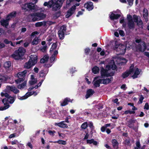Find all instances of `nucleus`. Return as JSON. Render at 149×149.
<instances>
[{
	"mask_svg": "<svg viewBox=\"0 0 149 149\" xmlns=\"http://www.w3.org/2000/svg\"><path fill=\"white\" fill-rule=\"evenodd\" d=\"M117 67L114 61L113 62L112 64L107 65L106 67V69H104L102 67L100 73L102 78L104 76L111 77L114 75L115 73V70Z\"/></svg>",
	"mask_w": 149,
	"mask_h": 149,
	"instance_id": "1",
	"label": "nucleus"
},
{
	"mask_svg": "<svg viewBox=\"0 0 149 149\" xmlns=\"http://www.w3.org/2000/svg\"><path fill=\"white\" fill-rule=\"evenodd\" d=\"M28 62L25 63L24 67L27 69H29L37 62V56L36 54L31 55Z\"/></svg>",
	"mask_w": 149,
	"mask_h": 149,
	"instance_id": "2",
	"label": "nucleus"
},
{
	"mask_svg": "<svg viewBox=\"0 0 149 149\" xmlns=\"http://www.w3.org/2000/svg\"><path fill=\"white\" fill-rule=\"evenodd\" d=\"M113 49L114 50L116 51V54L118 55H123L125 52L126 47L123 45H117L115 43Z\"/></svg>",
	"mask_w": 149,
	"mask_h": 149,
	"instance_id": "3",
	"label": "nucleus"
},
{
	"mask_svg": "<svg viewBox=\"0 0 149 149\" xmlns=\"http://www.w3.org/2000/svg\"><path fill=\"white\" fill-rule=\"evenodd\" d=\"M22 8L25 11L31 10L36 11L37 10L36 6L32 3H27L24 4L22 6Z\"/></svg>",
	"mask_w": 149,
	"mask_h": 149,
	"instance_id": "4",
	"label": "nucleus"
},
{
	"mask_svg": "<svg viewBox=\"0 0 149 149\" xmlns=\"http://www.w3.org/2000/svg\"><path fill=\"white\" fill-rule=\"evenodd\" d=\"M136 43H139L138 45L136 46V51H141L143 52L146 48V46L145 42L143 41L141 42L140 40H136Z\"/></svg>",
	"mask_w": 149,
	"mask_h": 149,
	"instance_id": "5",
	"label": "nucleus"
},
{
	"mask_svg": "<svg viewBox=\"0 0 149 149\" xmlns=\"http://www.w3.org/2000/svg\"><path fill=\"white\" fill-rule=\"evenodd\" d=\"M65 0H55L54 1L52 7L53 11H56L59 9L62 5L63 2Z\"/></svg>",
	"mask_w": 149,
	"mask_h": 149,
	"instance_id": "6",
	"label": "nucleus"
},
{
	"mask_svg": "<svg viewBox=\"0 0 149 149\" xmlns=\"http://www.w3.org/2000/svg\"><path fill=\"white\" fill-rule=\"evenodd\" d=\"M30 15L32 18V20L33 22L43 19L46 17L45 15L42 13H35Z\"/></svg>",
	"mask_w": 149,
	"mask_h": 149,
	"instance_id": "7",
	"label": "nucleus"
},
{
	"mask_svg": "<svg viewBox=\"0 0 149 149\" xmlns=\"http://www.w3.org/2000/svg\"><path fill=\"white\" fill-rule=\"evenodd\" d=\"M66 29V26L65 25L62 26L60 28L58 32L59 38L60 39H63L64 37V34Z\"/></svg>",
	"mask_w": 149,
	"mask_h": 149,
	"instance_id": "8",
	"label": "nucleus"
},
{
	"mask_svg": "<svg viewBox=\"0 0 149 149\" xmlns=\"http://www.w3.org/2000/svg\"><path fill=\"white\" fill-rule=\"evenodd\" d=\"M127 19L128 22V26L130 29L134 28V23L133 21L132 17L130 15H127Z\"/></svg>",
	"mask_w": 149,
	"mask_h": 149,
	"instance_id": "9",
	"label": "nucleus"
},
{
	"mask_svg": "<svg viewBox=\"0 0 149 149\" xmlns=\"http://www.w3.org/2000/svg\"><path fill=\"white\" fill-rule=\"evenodd\" d=\"M76 6L75 5L72 6L67 12V14L65 15L66 17L68 18L71 16L75 12Z\"/></svg>",
	"mask_w": 149,
	"mask_h": 149,
	"instance_id": "10",
	"label": "nucleus"
},
{
	"mask_svg": "<svg viewBox=\"0 0 149 149\" xmlns=\"http://www.w3.org/2000/svg\"><path fill=\"white\" fill-rule=\"evenodd\" d=\"M26 52V49L22 47H19V60L25 58L24 56Z\"/></svg>",
	"mask_w": 149,
	"mask_h": 149,
	"instance_id": "11",
	"label": "nucleus"
},
{
	"mask_svg": "<svg viewBox=\"0 0 149 149\" xmlns=\"http://www.w3.org/2000/svg\"><path fill=\"white\" fill-rule=\"evenodd\" d=\"M17 14V13L16 11H13L8 14L6 16V17L10 21L12 19L15 18Z\"/></svg>",
	"mask_w": 149,
	"mask_h": 149,
	"instance_id": "12",
	"label": "nucleus"
},
{
	"mask_svg": "<svg viewBox=\"0 0 149 149\" xmlns=\"http://www.w3.org/2000/svg\"><path fill=\"white\" fill-rule=\"evenodd\" d=\"M133 71V67L131 66L130 67V69L129 71H126L123 73L122 75V77L123 78H125L128 77L130 74Z\"/></svg>",
	"mask_w": 149,
	"mask_h": 149,
	"instance_id": "13",
	"label": "nucleus"
},
{
	"mask_svg": "<svg viewBox=\"0 0 149 149\" xmlns=\"http://www.w3.org/2000/svg\"><path fill=\"white\" fill-rule=\"evenodd\" d=\"M7 89L9 90H10L15 94L18 93L19 92V90H18L16 87L14 86H6Z\"/></svg>",
	"mask_w": 149,
	"mask_h": 149,
	"instance_id": "14",
	"label": "nucleus"
},
{
	"mask_svg": "<svg viewBox=\"0 0 149 149\" xmlns=\"http://www.w3.org/2000/svg\"><path fill=\"white\" fill-rule=\"evenodd\" d=\"M9 21V20L6 17L5 19H1L0 22L2 26L6 27L8 25Z\"/></svg>",
	"mask_w": 149,
	"mask_h": 149,
	"instance_id": "15",
	"label": "nucleus"
},
{
	"mask_svg": "<svg viewBox=\"0 0 149 149\" xmlns=\"http://www.w3.org/2000/svg\"><path fill=\"white\" fill-rule=\"evenodd\" d=\"M94 93V91L92 89H90L87 90L85 95L86 98L88 99L89 97L92 96Z\"/></svg>",
	"mask_w": 149,
	"mask_h": 149,
	"instance_id": "16",
	"label": "nucleus"
},
{
	"mask_svg": "<svg viewBox=\"0 0 149 149\" xmlns=\"http://www.w3.org/2000/svg\"><path fill=\"white\" fill-rule=\"evenodd\" d=\"M84 6L88 10H92L93 8V3L91 2H89L87 3H85L84 5Z\"/></svg>",
	"mask_w": 149,
	"mask_h": 149,
	"instance_id": "17",
	"label": "nucleus"
},
{
	"mask_svg": "<svg viewBox=\"0 0 149 149\" xmlns=\"http://www.w3.org/2000/svg\"><path fill=\"white\" fill-rule=\"evenodd\" d=\"M26 85V81L20 80L19 78V89H22Z\"/></svg>",
	"mask_w": 149,
	"mask_h": 149,
	"instance_id": "18",
	"label": "nucleus"
},
{
	"mask_svg": "<svg viewBox=\"0 0 149 149\" xmlns=\"http://www.w3.org/2000/svg\"><path fill=\"white\" fill-rule=\"evenodd\" d=\"M148 10L145 8H144L143 10V15L145 19L146 22H147L148 21Z\"/></svg>",
	"mask_w": 149,
	"mask_h": 149,
	"instance_id": "19",
	"label": "nucleus"
},
{
	"mask_svg": "<svg viewBox=\"0 0 149 149\" xmlns=\"http://www.w3.org/2000/svg\"><path fill=\"white\" fill-rule=\"evenodd\" d=\"M120 15L119 14H115L113 13H111V15H110V19L112 20L114 19H117L120 17Z\"/></svg>",
	"mask_w": 149,
	"mask_h": 149,
	"instance_id": "20",
	"label": "nucleus"
},
{
	"mask_svg": "<svg viewBox=\"0 0 149 149\" xmlns=\"http://www.w3.org/2000/svg\"><path fill=\"white\" fill-rule=\"evenodd\" d=\"M35 92L33 91L32 93V92L27 93L23 96L21 97L19 99L21 100H23L27 98L29 96H30L33 95H34Z\"/></svg>",
	"mask_w": 149,
	"mask_h": 149,
	"instance_id": "21",
	"label": "nucleus"
},
{
	"mask_svg": "<svg viewBox=\"0 0 149 149\" xmlns=\"http://www.w3.org/2000/svg\"><path fill=\"white\" fill-rule=\"evenodd\" d=\"M11 57L16 60H19V48L15 51L14 53L11 55Z\"/></svg>",
	"mask_w": 149,
	"mask_h": 149,
	"instance_id": "22",
	"label": "nucleus"
},
{
	"mask_svg": "<svg viewBox=\"0 0 149 149\" xmlns=\"http://www.w3.org/2000/svg\"><path fill=\"white\" fill-rule=\"evenodd\" d=\"M113 79V78L111 77L110 78H107L106 79H101L102 83L104 84H107L109 83L111 81H112Z\"/></svg>",
	"mask_w": 149,
	"mask_h": 149,
	"instance_id": "23",
	"label": "nucleus"
},
{
	"mask_svg": "<svg viewBox=\"0 0 149 149\" xmlns=\"http://www.w3.org/2000/svg\"><path fill=\"white\" fill-rule=\"evenodd\" d=\"M27 72V70H25L21 72H19V78L20 80H24L25 79V74Z\"/></svg>",
	"mask_w": 149,
	"mask_h": 149,
	"instance_id": "24",
	"label": "nucleus"
},
{
	"mask_svg": "<svg viewBox=\"0 0 149 149\" xmlns=\"http://www.w3.org/2000/svg\"><path fill=\"white\" fill-rule=\"evenodd\" d=\"M11 65V63L10 61H7L5 62L3 64V67L6 69H9Z\"/></svg>",
	"mask_w": 149,
	"mask_h": 149,
	"instance_id": "25",
	"label": "nucleus"
},
{
	"mask_svg": "<svg viewBox=\"0 0 149 149\" xmlns=\"http://www.w3.org/2000/svg\"><path fill=\"white\" fill-rule=\"evenodd\" d=\"M101 79H99L96 81H93V83L95 87H99L100 86V84L102 83Z\"/></svg>",
	"mask_w": 149,
	"mask_h": 149,
	"instance_id": "26",
	"label": "nucleus"
},
{
	"mask_svg": "<svg viewBox=\"0 0 149 149\" xmlns=\"http://www.w3.org/2000/svg\"><path fill=\"white\" fill-rule=\"evenodd\" d=\"M55 125H57L59 127L62 128H66L68 127L67 125L64 123V121H62L58 123H55Z\"/></svg>",
	"mask_w": 149,
	"mask_h": 149,
	"instance_id": "27",
	"label": "nucleus"
},
{
	"mask_svg": "<svg viewBox=\"0 0 149 149\" xmlns=\"http://www.w3.org/2000/svg\"><path fill=\"white\" fill-rule=\"evenodd\" d=\"M40 39L38 37H36L31 42V44L33 45H36L40 42Z\"/></svg>",
	"mask_w": 149,
	"mask_h": 149,
	"instance_id": "28",
	"label": "nucleus"
},
{
	"mask_svg": "<svg viewBox=\"0 0 149 149\" xmlns=\"http://www.w3.org/2000/svg\"><path fill=\"white\" fill-rule=\"evenodd\" d=\"M54 1L55 0H51L49 1L48 2H45L44 3V5L45 6H47L48 7L51 8L52 4L53 3Z\"/></svg>",
	"mask_w": 149,
	"mask_h": 149,
	"instance_id": "29",
	"label": "nucleus"
},
{
	"mask_svg": "<svg viewBox=\"0 0 149 149\" xmlns=\"http://www.w3.org/2000/svg\"><path fill=\"white\" fill-rule=\"evenodd\" d=\"M111 142L113 148L117 149L118 144L117 140L115 139H113L112 140Z\"/></svg>",
	"mask_w": 149,
	"mask_h": 149,
	"instance_id": "30",
	"label": "nucleus"
},
{
	"mask_svg": "<svg viewBox=\"0 0 149 149\" xmlns=\"http://www.w3.org/2000/svg\"><path fill=\"white\" fill-rule=\"evenodd\" d=\"M141 71V70L139 69L138 68H137L136 70L135 71L134 74L132 76L133 78L134 79L137 78V77L138 75L140 74Z\"/></svg>",
	"mask_w": 149,
	"mask_h": 149,
	"instance_id": "31",
	"label": "nucleus"
},
{
	"mask_svg": "<svg viewBox=\"0 0 149 149\" xmlns=\"http://www.w3.org/2000/svg\"><path fill=\"white\" fill-rule=\"evenodd\" d=\"M49 58V56L48 55H45L40 60V62L41 63H44L45 62L48 61Z\"/></svg>",
	"mask_w": 149,
	"mask_h": 149,
	"instance_id": "32",
	"label": "nucleus"
},
{
	"mask_svg": "<svg viewBox=\"0 0 149 149\" xmlns=\"http://www.w3.org/2000/svg\"><path fill=\"white\" fill-rule=\"evenodd\" d=\"M70 102V99L69 98H65L63 102L61 104V105L62 106H65L68 104V102Z\"/></svg>",
	"mask_w": 149,
	"mask_h": 149,
	"instance_id": "33",
	"label": "nucleus"
},
{
	"mask_svg": "<svg viewBox=\"0 0 149 149\" xmlns=\"http://www.w3.org/2000/svg\"><path fill=\"white\" fill-rule=\"evenodd\" d=\"M46 25V22L45 21L38 22L36 23L35 26L36 27H40L42 25L45 26Z\"/></svg>",
	"mask_w": 149,
	"mask_h": 149,
	"instance_id": "34",
	"label": "nucleus"
},
{
	"mask_svg": "<svg viewBox=\"0 0 149 149\" xmlns=\"http://www.w3.org/2000/svg\"><path fill=\"white\" fill-rule=\"evenodd\" d=\"M92 70L94 74H97L99 72V69L98 67L95 66L92 69Z\"/></svg>",
	"mask_w": 149,
	"mask_h": 149,
	"instance_id": "35",
	"label": "nucleus"
},
{
	"mask_svg": "<svg viewBox=\"0 0 149 149\" xmlns=\"http://www.w3.org/2000/svg\"><path fill=\"white\" fill-rule=\"evenodd\" d=\"M10 107L9 105H6L4 106L0 107V111H3L8 109Z\"/></svg>",
	"mask_w": 149,
	"mask_h": 149,
	"instance_id": "36",
	"label": "nucleus"
},
{
	"mask_svg": "<svg viewBox=\"0 0 149 149\" xmlns=\"http://www.w3.org/2000/svg\"><path fill=\"white\" fill-rule=\"evenodd\" d=\"M88 126L91 129V131L90 133L92 134H93L92 131L94 129V126L93 125V123L91 122H90L88 124Z\"/></svg>",
	"mask_w": 149,
	"mask_h": 149,
	"instance_id": "37",
	"label": "nucleus"
},
{
	"mask_svg": "<svg viewBox=\"0 0 149 149\" xmlns=\"http://www.w3.org/2000/svg\"><path fill=\"white\" fill-rule=\"evenodd\" d=\"M88 125L87 122H85L82 124L81 127L83 129H86L88 127Z\"/></svg>",
	"mask_w": 149,
	"mask_h": 149,
	"instance_id": "38",
	"label": "nucleus"
},
{
	"mask_svg": "<svg viewBox=\"0 0 149 149\" xmlns=\"http://www.w3.org/2000/svg\"><path fill=\"white\" fill-rule=\"evenodd\" d=\"M8 100L6 98L3 99L2 100V103L4 104V105H9L8 102Z\"/></svg>",
	"mask_w": 149,
	"mask_h": 149,
	"instance_id": "39",
	"label": "nucleus"
},
{
	"mask_svg": "<svg viewBox=\"0 0 149 149\" xmlns=\"http://www.w3.org/2000/svg\"><path fill=\"white\" fill-rule=\"evenodd\" d=\"M54 143H58L60 144H61L63 145H65L66 144V142L65 141H63L62 140H59L58 141H57L54 142Z\"/></svg>",
	"mask_w": 149,
	"mask_h": 149,
	"instance_id": "40",
	"label": "nucleus"
},
{
	"mask_svg": "<svg viewBox=\"0 0 149 149\" xmlns=\"http://www.w3.org/2000/svg\"><path fill=\"white\" fill-rule=\"evenodd\" d=\"M74 0H67L66 1V7L68 8L70 5H71V3Z\"/></svg>",
	"mask_w": 149,
	"mask_h": 149,
	"instance_id": "41",
	"label": "nucleus"
},
{
	"mask_svg": "<svg viewBox=\"0 0 149 149\" xmlns=\"http://www.w3.org/2000/svg\"><path fill=\"white\" fill-rule=\"evenodd\" d=\"M120 61L121 63L125 64L127 62V60L125 58H120Z\"/></svg>",
	"mask_w": 149,
	"mask_h": 149,
	"instance_id": "42",
	"label": "nucleus"
},
{
	"mask_svg": "<svg viewBox=\"0 0 149 149\" xmlns=\"http://www.w3.org/2000/svg\"><path fill=\"white\" fill-rule=\"evenodd\" d=\"M37 80L36 79H34V80H31L29 81V83L30 85H33L37 83Z\"/></svg>",
	"mask_w": 149,
	"mask_h": 149,
	"instance_id": "43",
	"label": "nucleus"
},
{
	"mask_svg": "<svg viewBox=\"0 0 149 149\" xmlns=\"http://www.w3.org/2000/svg\"><path fill=\"white\" fill-rule=\"evenodd\" d=\"M8 99V101L11 104L13 103L14 101V98L10 96Z\"/></svg>",
	"mask_w": 149,
	"mask_h": 149,
	"instance_id": "44",
	"label": "nucleus"
},
{
	"mask_svg": "<svg viewBox=\"0 0 149 149\" xmlns=\"http://www.w3.org/2000/svg\"><path fill=\"white\" fill-rule=\"evenodd\" d=\"M144 99V97H143L142 95H141L139 99V101L138 102V104H140L142 103L143 102V100Z\"/></svg>",
	"mask_w": 149,
	"mask_h": 149,
	"instance_id": "45",
	"label": "nucleus"
},
{
	"mask_svg": "<svg viewBox=\"0 0 149 149\" xmlns=\"http://www.w3.org/2000/svg\"><path fill=\"white\" fill-rule=\"evenodd\" d=\"M134 20V22H137L138 21V18L137 16L134 15L133 16Z\"/></svg>",
	"mask_w": 149,
	"mask_h": 149,
	"instance_id": "46",
	"label": "nucleus"
},
{
	"mask_svg": "<svg viewBox=\"0 0 149 149\" xmlns=\"http://www.w3.org/2000/svg\"><path fill=\"white\" fill-rule=\"evenodd\" d=\"M135 113V112L134 111H126L125 112V114H127L128 113H130V114H134Z\"/></svg>",
	"mask_w": 149,
	"mask_h": 149,
	"instance_id": "47",
	"label": "nucleus"
},
{
	"mask_svg": "<svg viewBox=\"0 0 149 149\" xmlns=\"http://www.w3.org/2000/svg\"><path fill=\"white\" fill-rule=\"evenodd\" d=\"M18 142L17 140H14L11 142V144L12 145L17 144L18 147H19V145L18 144Z\"/></svg>",
	"mask_w": 149,
	"mask_h": 149,
	"instance_id": "48",
	"label": "nucleus"
},
{
	"mask_svg": "<svg viewBox=\"0 0 149 149\" xmlns=\"http://www.w3.org/2000/svg\"><path fill=\"white\" fill-rule=\"evenodd\" d=\"M55 57L54 56V55H52L50 58V61L51 63L53 62L55 60Z\"/></svg>",
	"mask_w": 149,
	"mask_h": 149,
	"instance_id": "49",
	"label": "nucleus"
},
{
	"mask_svg": "<svg viewBox=\"0 0 149 149\" xmlns=\"http://www.w3.org/2000/svg\"><path fill=\"white\" fill-rule=\"evenodd\" d=\"M125 143L126 145H128L130 143V140L129 139H126L125 141Z\"/></svg>",
	"mask_w": 149,
	"mask_h": 149,
	"instance_id": "50",
	"label": "nucleus"
},
{
	"mask_svg": "<svg viewBox=\"0 0 149 149\" xmlns=\"http://www.w3.org/2000/svg\"><path fill=\"white\" fill-rule=\"evenodd\" d=\"M16 136V133H13L10 134L9 136V138L11 139L15 137Z\"/></svg>",
	"mask_w": 149,
	"mask_h": 149,
	"instance_id": "51",
	"label": "nucleus"
},
{
	"mask_svg": "<svg viewBox=\"0 0 149 149\" xmlns=\"http://www.w3.org/2000/svg\"><path fill=\"white\" fill-rule=\"evenodd\" d=\"M137 24L139 26L143 24L142 21L141 19H139V21H138L137 22H136Z\"/></svg>",
	"mask_w": 149,
	"mask_h": 149,
	"instance_id": "52",
	"label": "nucleus"
},
{
	"mask_svg": "<svg viewBox=\"0 0 149 149\" xmlns=\"http://www.w3.org/2000/svg\"><path fill=\"white\" fill-rule=\"evenodd\" d=\"M144 108L147 110H148L149 109V106L148 103H146L145 104Z\"/></svg>",
	"mask_w": 149,
	"mask_h": 149,
	"instance_id": "53",
	"label": "nucleus"
},
{
	"mask_svg": "<svg viewBox=\"0 0 149 149\" xmlns=\"http://www.w3.org/2000/svg\"><path fill=\"white\" fill-rule=\"evenodd\" d=\"M128 4L130 6H131L133 4V1L134 0H127Z\"/></svg>",
	"mask_w": 149,
	"mask_h": 149,
	"instance_id": "54",
	"label": "nucleus"
},
{
	"mask_svg": "<svg viewBox=\"0 0 149 149\" xmlns=\"http://www.w3.org/2000/svg\"><path fill=\"white\" fill-rule=\"evenodd\" d=\"M119 33L120 35L122 36H124L125 34L124 32L122 30H120L119 31Z\"/></svg>",
	"mask_w": 149,
	"mask_h": 149,
	"instance_id": "55",
	"label": "nucleus"
},
{
	"mask_svg": "<svg viewBox=\"0 0 149 149\" xmlns=\"http://www.w3.org/2000/svg\"><path fill=\"white\" fill-rule=\"evenodd\" d=\"M93 139H92L91 140H87L86 142L87 143L91 144L93 143Z\"/></svg>",
	"mask_w": 149,
	"mask_h": 149,
	"instance_id": "56",
	"label": "nucleus"
},
{
	"mask_svg": "<svg viewBox=\"0 0 149 149\" xmlns=\"http://www.w3.org/2000/svg\"><path fill=\"white\" fill-rule=\"evenodd\" d=\"M47 46H43L41 48V50L42 52H45L46 51V49H47Z\"/></svg>",
	"mask_w": 149,
	"mask_h": 149,
	"instance_id": "57",
	"label": "nucleus"
},
{
	"mask_svg": "<svg viewBox=\"0 0 149 149\" xmlns=\"http://www.w3.org/2000/svg\"><path fill=\"white\" fill-rule=\"evenodd\" d=\"M11 42V41H9L7 39H5L4 40V42L6 44H8Z\"/></svg>",
	"mask_w": 149,
	"mask_h": 149,
	"instance_id": "58",
	"label": "nucleus"
},
{
	"mask_svg": "<svg viewBox=\"0 0 149 149\" xmlns=\"http://www.w3.org/2000/svg\"><path fill=\"white\" fill-rule=\"evenodd\" d=\"M136 120H130L128 122L129 123H134L136 122Z\"/></svg>",
	"mask_w": 149,
	"mask_h": 149,
	"instance_id": "59",
	"label": "nucleus"
},
{
	"mask_svg": "<svg viewBox=\"0 0 149 149\" xmlns=\"http://www.w3.org/2000/svg\"><path fill=\"white\" fill-rule=\"evenodd\" d=\"M57 45L56 43H54L52 46V47L53 49H55L57 47Z\"/></svg>",
	"mask_w": 149,
	"mask_h": 149,
	"instance_id": "60",
	"label": "nucleus"
},
{
	"mask_svg": "<svg viewBox=\"0 0 149 149\" xmlns=\"http://www.w3.org/2000/svg\"><path fill=\"white\" fill-rule=\"evenodd\" d=\"M46 75V74L44 73L43 71H42L40 72V76L41 77H43V76H45Z\"/></svg>",
	"mask_w": 149,
	"mask_h": 149,
	"instance_id": "61",
	"label": "nucleus"
},
{
	"mask_svg": "<svg viewBox=\"0 0 149 149\" xmlns=\"http://www.w3.org/2000/svg\"><path fill=\"white\" fill-rule=\"evenodd\" d=\"M89 136V134H88V132H87L86 133V134L85 135L84 137V139H86L88 138V136Z\"/></svg>",
	"mask_w": 149,
	"mask_h": 149,
	"instance_id": "62",
	"label": "nucleus"
},
{
	"mask_svg": "<svg viewBox=\"0 0 149 149\" xmlns=\"http://www.w3.org/2000/svg\"><path fill=\"white\" fill-rule=\"evenodd\" d=\"M90 51V49L88 48H86L85 49V53L86 54H88Z\"/></svg>",
	"mask_w": 149,
	"mask_h": 149,
	"instance_id": "63",
	"label": "nucleus"
},
{
	"mask_svg": "<svg viewBox=\"0 0 149 149\" xmlns=\"http://www.w3.org/2000/svg\"><path fill=\"white\" fill-rule=\"evenodd\" d=\"M118 99L117 98H116L115 99V100H112V101L114 103H116L117 104H118L119 103V102L117 103L118 102Z\"/></svg>",
	"mask_w": 149,
	"mask_h": 149,
	"instance_id": "64",
	"label": "nucleus"
}]
</instances>
